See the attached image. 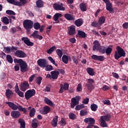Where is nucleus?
I'll list each match as a JSON object with an SVG mask.
<instances>
[{
    "label": "nucleus",
    "mask_w": 128,
    "mask_h": 128,
    "mask_svg": "<svg viewBox=\"0 0 128 128\" xmlns=\"http://www.w3.org/2000/svg\"><path fill=\"white\" fill-rule=\"evenodd\" d=\"M79 6L81 12H86V4L80 3Z\"/></svg>",
    "instance_id": "28"
},
{
    "label": "nucleus",
    "mask_w": 128,
    "mask_h": 128,
    "mask_svg": "<svg viewBox=\"0 0 128 128\" xmlns=\"http://www.w3.org/2000/svg\"><path fill=\"white\" fill-rule=\"evenodd\" d=\"M72 60L76 64L78 65V58H76V56H72Z\"/></svg>",
    "instance_id": "58"
},
{
    "label": "nucleus",
    "mask_w": 128,
    "mask_h": 128,
    "mask_svg": "<svg viewBox=\"0 0 128 128\" xmlns=\"http://www.w3.org/2000/svg\"><path fill=\"white\" fill-rule=\"evenodd\" d=\"M37 64L40 68H44L48 64V61H46V58H40L37 61Z\"/></svg>",
    "instance_id": "8"
},
{
    "label": "nucleus",
    "mask_w": 128,
    "mask_h": 128,
    "mask_svg": "<svg viewBox=\"0 0 128 128\" xmlns=\"http://www.w3.org/2000/svg\"><path fill=\"white\" fill-rule=\"evenodd\" d=\"M6 60L9 64H12L14 62V60L12 59V56L10 54H7L6 56Z\"/></svg>",
    "instance_id": "38"
},
{
    "label": "nucleus",
    "mask_w": 128,
    "mask_h": 128,
    "mask_svg": "<svg viewBox=\"0 0 128 128\" xmlns=\"http://www.w3.org/2000/svg\"><path fill=\"white\" fill-rule=\"evenodd\" d=\"M88 102H90V99L88 98H86L85 99H84L82 102L84 104H88Z\"/></svg>",
    "instance_id": "62"
},
{
    "label": "nucleus",
    "mask_w": 128,
    "mask_h": 128,
    "mask_svg": "<svg viewBox=\"0 0 128 128\" xmlns=\"http://www.w3.org/2000/svg\"><path fill=\"white\" fill-rule=\"evenodd\" d=\"M48 60H50V62H52V64H54V66H58V64H56V61L54 60L52 57L50 56H48Z\"/></svg>",
    "instance_id": "46"
},
{
    "label": "nucleus",
    "mask_w": 128,
    "mask_h": 128,
    "mask_svg": "<svg viewBox=\"0 0 128 128\" xmlns=\"http://www.w3.org/2000/svg\"><path fill=\"white\" fill-rule=\"evenodd\" d=\"M86 70L90 76H94V69L92 68H86Z\"/></svg>",
    "instance_id": "31"
},
{
    "label": "nucleus",
    "mask_w": 128,
    "mask_h": 128,
    "mask_svg": "<svg viewBox=\"0 0 128 128\" xmlns=\"http://www.w3.org/2000/svg\"><path fill=\"white\" fill-rule=\"evenodd\" d=\"M19 66L20 68L21 72H28V64H26V62L23 60Z\"/></svg>",
    "instance_id": "10"
},
{
    "label": "nucleus",
    "mask_w": 128,
    "mask_h": 128,
    "mask_svg": "<svg viewBox=\"0 0 128 128\" xmlns=\"http://www.w3.org/2000/svg\"><path fill=\"white\" fill-rule=\"evenodd\" d=\"M92 60H98L99 62H104L106 60V57L104 56H98L93 54L91 56Z\"/></svg>",
    "instance_id": "12"
},
{
    "label": "nucleus",
    "mask_w": 128,
    "mask_h": 128,
    "mask_svg": "<svg viewBox=\"0 0 128 128\" xmlns=\"http://www.w3.org/2000/svg\"><path fill=\"white\" fill-rule=\"evenodd\" d=\"M42 78L38 76L36 79V82L38 86H40L42 84Z\"/></svg>",
    "instance_id": "57"
},
{
    "label": "nucleus",
    "mask_w": 128,
    "mask_h": 128,
    "mask_svg": "<svg viewBox=\"0 0 128 128\" xmlns=\"http://www.w3.org/2000/svg\"><path fill=\"white\" fill-rule=\"evenodd\" d=\"M56 50V46H52L50 49L46 50V52L48 54H52V52H54V51Z\"/></svg>",
    "instance_id": "36"
},
{
    "label": "nucleus",
    "mask_w": 128,
    "mask_h": 128,
    "mask_svg": "<svg viewBox=\"0 0 128 128\" xmlns=\"http://www.w3.org/2000/svg\"><path fill=\"white\" fill-rule=\"evenodd\" d=\"M98 50L99 52H100V54H106V47L104 46L100 47Z\"/></svg>",
    "instance_id": "43"
},
{
    "label": "nucleus",
    "mask_w": 128,
    "mask_h": 128,
    "mask_svg": "<svg viewBox=\"0 0 128 128\" xmlns=\"http://www.w3.org/2000/svg\"><path fill=\"white\" fill-rule=\"evenodd\" d=\"M6 104H8V106L12 108L13 110H18L19 112H22L24 114H26L28 112V110L26 108H22L20 104H16L14 103L10 102H6Z\"/></svg>",
    "instance_id": "1"
},
{
    "label": "nucleus",
    "mask_w": 128,
    "mask_h": 128,
    "mask_svg": "<svg viewBox=\"0 0 128 128\" xmlns=\"http://www.w3.org/2000/svg\"><path fill=\"white\" fill-rule=\"evenodd\" d=\"M70 85L68 83H64V85H63V88H64V90H68V88Z\"/></svg>",
    "instance_id": "60"
},
{
    "label": "nucleus",
    "mask_w": 128,
    "mask_h": 128,
    "mask_svg": "<svg viewBox=\"0 0 128 128\" xmlns=\"http://www.w3.org/2000/svg\"><path fill=\"white\" fill-rule=\"evenodd\" d=\"M83 24L84 20H82V18H78L74 22V24H76V26H78V28L82 26Z\"/></svg>",
    "instance_id": "24"
},
{
    "label": "nucleus",
    "mask_w": 128,
    "mask_h": 128,
    "mask_svg": "<svg viewBox=\"0 0 128 128\" xmlns=\"http://www.w3.org/2000/svg\"><path fill=\"white\" fill-rule=\"evenodd\" d=\"M34 114H36V109L34 108H32V110H30V118H34Z\"/></svg>",
    "instance_id": "41"
},
{
    "label": "nucleus",
    "mask_w": 128,
    "mask_h": 128,
    "mask_svg": "<svg viewBox=\"0 0 128 128\" xmlns=\"http://www.w3.org/2000/svg\"><path fill=\"white\" fill-rule=\"evenodd\" d=\"M68 34L70 36H74L76 34V26H72L68 30Z\"/></svg>",
    "instance_id": "26"
},
{
    "label": "nucleus",
    "mask_w": 128,
    "mask_h": 128,
    "mask_svg": "<svg viewBox=\"0 0 128 128\" xmlns=\"http://www.w3.org/2000/svg\"><path fill=\"white\" fill-rule=\"evenodd\" d=\"M44 102L45 104L50 106H54V104L52 103V102L50 100L48 99V98H45L44 99Z\"/></svg>",
    "instance_id": "27"
},
{
    "label": "nucleus",
    "mask_w": 128,
    "mask_h": 128,
    "mask_svg": "<svg viewBox=\"0 0 128 128\" xmlns=\"http://www.w3.org/2000/svg\"><path fill=\"white\" fill-rule=\"evenodd\" d=\"M56 53L58 56V58H62V54H62V51L60 49H57L56 50Z\"/></svg>",
    "instance_id": "42"
},
{
    "label": "nucleus",
    "mask_w": 128,
    "mask_h": 128,
    "mask_svg": "<svg viewBox=\"0 0 128 128\" xmlns=\"http://www.w3.org/2000/svg\"><path fill=\"white\" fill-rule=\"evenodd\" d=\"M35 94H36V90H34V89L29 90H28L25 92L24 96L26 99L27 100H28L30 98H32V96H35Z\"/></svg>",
    "instance_id": "4"
},
{
    "label": "nucleus",
    "mask_w": 128,
    "mask_h": 128,
    "mask_svg": "<svg viewBox=\"0 0 128 128\" xmlns=\"http://www.w3.org/2000/svg\"><path fill=\"white\" fill-rule=\"evenodd\" d=\"M38 119L34 118L32 120V128H36L38 126Z\"/></svg>",
    "instance_id": "29"
},
{
    "label": "nucleus",
    "mask_w": 128,
    "mask_h": 128,
    "mask_svg": "<svg viewBox=\"0 0 128 128\" xmlns=\"http://www.w3.org/2000/svg\"><path fill=\"white\" fill-rule=\"evenodd\" d=\"M24 60L22 59H18L16 58L14 60V62L15 64H19V65L20 63H22Z\"/></svg>",
    "instance_id": "56"
},
{
    "label": "nucleus",
    "mask_w": 128,
    "mask_h": 128,
    "mask_svg": "<svg viewBox=\"0 0 128 128\" xmlns=\"http://www.w3.org/2000/svg\"><path fill=\"white\" fill-rule=\"evenodd\" d=\"M53 7L56 10H66V8L64 7V4L62 3L60 4H54Z\"/></svg>",
    "instance_id": "13"
},
{
    "label": "nucleus",
    "mask_w": 128,
    "mask_h": 128,
    "mask_svg": "<svg viewBox=\"0 0 128 128\" xmlns=\"http://www.w3.org/2000/svg\"><path fill=\"white\" fill-rule=\"evenodd\" d=\"M28 88H30V84L26 81H24L20 86V88L22 92H26V90L28 89Z\"/></svg>",
    "instance_id": "9"
},
{
    "label": "nucleus",
    "mask_w": 128,
    "mask_h": 128,
    "mask_svg": "<svg viewBox=\"0 0 128 128\" xmlns=\"http://www.w3.org/2000/svg\"><path fill=\"white\" fill-rule=\"evenodd\" d=\"M18 122L20 124V128H26V122H24V120L20 118L18 120Z\"/></svg>",
    "instance_id": "32"
},
{
    "label": "nucleus",
    "mask_w": 128,
    "mask_h": 128,
    "mask_svg": "<svg viewBox=\"0 0 128 128\" xmlns=\"http://www.w3.org/2000/svg\"><path fill=\"white\" fill-rule=\"evenodd\" d=\"M87 82L86 84V86L87 88V90H90V92H92V90H94V80L92 78H89L87 80Z\"/></svg>",
    "instance_id": "5"
},
{
    "label": "nucleus",
    "mask_w": 128,
    "mask_h": 128,
    "mask_svg": "<svg viewBox=\"0 0 128 128\" xmlns=\"http://www.w3.org/2000/svg\"><path fill=\"white\" fill-rule=\"evenodd\" d=\"M91 26H94V28H96L98 26H100V23H98V22H96V21H94L92 23Z\"/></svg>",
    "instance_id": "53"
},
{
    "label": "nucleus",
    "mask_w": 128,
    "mask_h": 128,
    "mask_svg": "<svg viewBox=\"0 0 128 128\" xmlns=\"http://www.w3.org/2000/svg\"><path fill=\"white\" fill-rule=\"evenodd\" d=\"M14 94L12 91L10 89H7L6 92V96L8 98H10V96Z\"/></svg>",
    "instance_id": "30"
},
{
    "label": "nucleus",
    "mask_w": 128,
    "mask_h": 128,
    "mask_svg": "<svg viewBox=\"0 0 128 128\" xmlns=\"http://www.w3.org/2000/svg\"><path fill=\"white\" fill-rule=\"evenodd\" d=\"M50 112V108L48 106H44V110L40 112V114H48Z\"/></svg>",
    "instance_id": "22"
},
{
    "label": "nucleus",
    "mask_w": 128,
    "mask_h": 128,
    "mask_svg": "<svg viewBox=\"0 0 128 128\" xmlns=\"http://www.w3.org/2000/svg\"><path fill=\"white\" fill-rule=\"evenodd\" d=\"M10 114L11 116H12L13 118H20V112L16 110L12 111Z\"/></svg>",
    "instance_id": "18"
},
{
    "label": "nucleus",
    "mask_w": 128,
    "mask_h": 128,
    "mask_svg": "<svg viewBox=\"0 0 128 128\" xmlns=\"http://www.w3.org/2000/svg\"><path fill=\"white\" fill-rule=\"evenodd\" d=\"M110 118H112V114H108L106 115L101 116L100 118V120H105V122H109V120H110Z\"/></svg>",
    "instance_id": "20"
},
{
    "label": "nucleus",
    "mask_w": 128,
    "mask_h": 128,
    "mask_svg": "<svg viewBox=\"0 0 128 128\" xmlns=\"http://www.w3.org/2000/svg\"><path fill=\"white\" fill-rule=\"evenodd\" d=\"M24 28L27 30V34L30 32V30L34 26V22L30 20H26L23 22Z\"/></svg>",
    "instance_id": "3"
},
{
    "label": "nucleus",
    "mask_w": 128,
    "mask_h": 128,
    "mask_svg": "<svg viewBox=\"0 0 128 128\" xmlns=\"http://www.w3.org/2000/svg\"><path fill=\"white\" fill-rule=\"evenodd\" d=\"M52 78L54 80H58V76L60 74V72L57 70H54L50 72Z\"/></svg>",
    "instance_id": "21"
},
{
    "label": "nucleus",
    "mask_w": 128,
    "mask_h": 128,
    "mask_svg": "<svg viewBox=\"0 0 128 128\" xmlns=\"http://www.w3.org/2000/svg\"><path fill=\"white\" fill-rule=\"evenodd\" d=\"M31 36H32L33 38H37L39 40H42L43 37L42 36L38 34V31L35 30L32 34Z\"/></svg>",
    "instance_id": "14"
},
{
    "label": "nucleus",
    "mask_w": 128,
    "mask_h": 128,
    "mask_svg": "<svg viewBox=\"0 0 128 128\" xmlns=\"http://www.w3.org/2000/svg\"><path fill=\"white\" fill-rule=\"evenodd\" d=\"M112 52V48L108 47L106 50L105 49V52L106 56H110Z\"/></svg>",
    "instance_id": "40"
},
{
    "label": "nucleus",
    "mask_w": 128,
    "mask_h": 128,
    "mask_svg": "<svg viewBox=\"0 0 128 128\" xmlns=\"http://www.w3.org/2000/svg\"><path fill=\"white\" fill-rule=\"evenodd\" d=\"M36 77V74H32L29 78L28 82H32V80L34 79Z\"/></svg>",
    "instance_id": "61"
},
{
    "label": "nucleus",
    "mask_w": 128,
    "mask_h": 128,
    "mask_svg": "<svg viewBox=\"0 0 128 128\" xmlns=\"http://www.w3.org/2000/svg\"><path fill=\"white\" fill-rule=\"evenodd\" d=\"M46 72H50V70H53L54 67H52V65H46V66L45 67Z\"/></svg>",
    "instance_id": "44"
},
{
    "label": "nucleus",
    "mask_w": 128,
    "mask_h": 128,
    "mask_svg": "<svg viewBox=\"0 0 128 128\" xmlns=\"http://www.w3.org/2000/svg\"><path fill=\"white\" fill-rule=\"evenodd\" d=\"M62 14L60 13H56L53 16L54 20H58L60 18H62Z\"/></svg>",
    "instance_id": "39"
},
{
    "label": "nucleus",
    "mask_w": 128,
    "mask_h": 128,
    "mask_svg": "<svg viewBox=\"0 0 128 128\" xmlns=\"http://www.w3.org/2000/svg\"><path fill=\"white\" fill-rule=\"evenodd\" d=\"M22 40L28 46H34V42H30L28 38L23 37L22 38Z\"/></svg>",
    "instance_id": "16"
},
{
    "label": "nucleus",
    "mask_w": 128,
    "mask_h": 128,
    "mask_svg": "<svg viewBox=\"0 0 128 128\" xmlns=\"http://www.w3.org/2000/svg\"><path fill=\"white\" fill-rule=\"evenodd\" d=\"M62 62H64L66 64H68V57L66 55H64L62 56Z\"/></svg>",
    "instance_id": "37"
},
{
    "label": "nucleus",
    "mask_w": 128,
    "mask_h": 128,
    "mask_svg": "<svg viewBox=\"0 0 128 128\" xmlns=\"http://www.w3.org/2000/svg\"><path fill=\"white\" fill-rule=\"evenodd\" d=\"M59 124L62 126H66V120L64 118H62L61 120L59 122Z\"/></svg>",
    "instance_id": "51"
},
{
    "label": "nucleus",
    "mask_w": 128,
    "mask_h": 128,
    "mask_svg": "<svg viewBox=\"0 0 128 128\" xmlns=\"http://www.w3.org/2000/svg\"><path fill=\"white\" fill-rule=\"evenodd\" d=\"M58 116H56L54 118L51 122V125L53 128H56L58 126Z\"/></svg>",
    "instance_id": "25"
},
{
    "label": "nucleus",
    "mask_w": 128,
    "mask_h": 128,
    "mask_svg": "<svg viewBox=\"0 0 128 128\" xmlns=\"http://www.w3.org/2000/svg\"><path fill=\"white\" fill-rule=\"evenodd\" d=\"M4 52L6 54H10V52H11L10 47V46L4 47Z\"/></svg>",
    "instance_id": "52"
},
{
    "label": "nucleus",
    "mask_w": 128,
    "mask_h": 128,
    "mask_svg": "<svg viewBox=\"0 0 128 128\" xmlns=\"http://www.w3.org/2000/svg\"><path fill=\"white\" fill-rule=\"evenodd\" d=\"M116 50L115 51V53L114 54V58L115 60H118L119 58H120L122 56H123V58H124L126 56V52L124 50V49L122 48H120V46H117L116 48Z\"/></svg>",
    "instance_id": "2"
},
{
    "label": "nucleus",
    "mask_w": 128,
    "mask_h": 128,
    "mask_svg": "<svg viewBox=\"0 0 128 128\" xmlns=\"http://www.w3.org/2000/svg\"><path fill=\"white\" fill-rule=\"evenodd\" d=\"M80 100V96H76V98H73L71 99L70 108H74V106L78 104V102Z\"/></svg>",
    "instance_id": "6"
},
{
    "label": "nucleus",
    "mask_w": 128,
    "mask_h": 128,
    "mask_svg": "<svg viewBox=\"0 0 128 128\" xmlns=\"http://www.w3.org/2000/svg\"><path fill=\"white\" fill-rule=\"evenodd\" d=\"M36 5L37 8H40L44 7V2L42 0H38L36 1Z\"/></svg>",
    "instance_id": "35"
},
{
    "label": "nucleus",
    "mask_w": 128,
    "mask_h": 128,
    "mask_svg": "<svg viewBox=\"0 0 128 128\" xmlns=\"http://www.w3.org/2000/svg\"><path fill=\"white\" fill-rule=\"evenodd\" d=\"M86 114H88V112L85 111L84 110H82L80 111V116H86Z\"/></svg>",
    "instance_id": "59"
},
{
    "label": "nucleus",
    "mask_w": 128,
    "mask_h": 128,
    "mask_svg": "<svg viewBox=\"0 0 128 128\" xmlns=\"http://www.w3.org/2000/svg\"><path fill=\"white\" fill-rule=\"evenodd\" d=\"M84 108V104H81L77 105L75 108V110H82V108Z\"/></svg>",
    "instance_id": "49"
},
{
    "label": "nucleus",
    "mask_w": 128,
    "mask_h": 128,
    "mask_svg": "<svg viewBox=\"0 0 128 128\" xmlns=\"http://www.w3.org/2000/svg\"><path fill=\"white\" fill-rule=\"evenodd\" d=\"M90 108L92 112H96L98 110V105L96 104H92L90 105Z\"/></svg>",
    "instance_id": "48"
},
{
    "label": "nucleus",
    "mask_w": 128,
    "mask_h": 128,
    "mask_svg": "<svg viewBox=\"0 0 128 128\" xmlns=\"http://www.w3.org/2000/svg\"><path fill=\"white\" fill-rule=\"evenodd\" d=\"M6 1L11 4H14V6H22V3L20 2H16L15 0H6Z\"/></svg>",
    "instance_id": "23"
},
{
    "label": "nucleus",
    "mask_w": 128,
    "mask_h": 128,
    "mask_svg": "<svg viewBox=\"0 0 128 128\" xmlns=\"http://www.w3.org/2000/svg\"><path fill=\"white\" fill-rule=\"evenodd\" d=\"M84 122L86 124L90 122L88 124H91V126H94L96 123V120L92 118H87L84 120Z\"/></svg>",
    "instance_id": "17"
},
{
    "label": "nucleus",
    "mask_w": 128,
    "mask_h": 128,
    "mask_svg": "<svg viewBox=\"0 0 128 128\" xmlns=\"http://www.w3.org/2000/svg\"><path fill=\"white\" fill-rule=\"evenodd\" d=\"M104 2L106 4V10L108 12H110V14H112V12H114V8H112V2H110V0L104 1Z\"/></svg>",
    "instance_id": "7"
},
{
    "label": "nucleus",
    "mask_w": 128,
    "mask_h": 128,
    "mask_svg": "<svg viewBox=\"0 0 128 128\" xmlns=\"http://www.w3.org/2000/svg\"><path fill=\"white\" fill-rule=\"evenodd\" d=\"M34 30H40V24L38 22H36L34 24Z\"/></svg>",
    "instance_id": "50"
},
{
    "label": "nucleus",
    "mask_w": 128,
    "mask_h": 128,
    "mask_svg": "<svg viewBox=\"0 0 128 128\" xmlns=\"http://www.w3.org/2000/svg\"><path fill=\"white\" fill-rule=\"evenodd\" d=\"M104 22H106V18L104 16H100L98 20L100 26H102L103 24H104Z\"/></svg>",
    "instance_id": "34"
},
{
    "label": "nucleus",
    "mask_w": 128,
    "mask_h": 128,
    "mask_svg": "<svg viewBox=\"0 0 128 128\" xmlns=\"http://www.w3.org/2000/svg\"><path fill=\"white\" fill-rule=\"evenodd\" d=\"M92 50L96 52V50H98L100 48V44L98 40H95L93 42Z\"/></svg>",
    "instance_id": "15"
},
{
    "label": "nucleus",
    "mask_w": 128,
    "mask_h": 128,
    "mask_svg": "<svg viewBox=\"0 0 128 128\" xmlns=\"http://www.w3.org/2000/svg\"><path fill=\"white\" fill-rule=\"evenodd\" d=\"M19 96H20V98H24V92L22 91H19L18 92H17Z\"/></svg>",
    "instance_id": "63"
},
{
    "label": "nucleus",
    "mask_w": 128,
    "mask_h": 128,
    "mask_svg": "<svg viewBox=\"0 0 128 128\" xmlns=\"http://www.w3.org/2000/svg\"><path fill=\"white\" fill-rule=\"evenodd\" d=\"M14 56L17 58H26V54L22 50H17L14 52Z\"/></svg>",
    "instance_id": "11"
},
{
    "label": "nucleus",
    "mask_w": 128,
    "mask_h": 128,
    "mask_svg": "<svg viewBox=\"0 0 128 128\" xmlns=\"http://www.w3.org/2000/svg\"><path fill=\"white\" fill-rule=\"evenodd\" d=\"M78 34L79 38H86V36L84 32L80 30H78Z\"/></svg>",
    "instance_id": "33"
},
{
    "label": "nucleus",
    "mask_w": 128,
    "mask_h": 128,
    "mask_svg": "<svg viewBox=\"0 0 128 128\" xmlns=\"http://www.w3.org/2000/svg\"><path fill=\"white\" fill-rule=\"evenodd\" d=\"M2 22L5 24H10V21H8V17L6 16L2 18Z\"/></svg>",
    "instance_id": "45"
},
{
    "label": "nucleus",
    "mask_w": 128,
    "mask_h": 128,
    "mask_svg": "<svg viewBox=\"0 0 128 128\" xmlns=\"http://www.w3.org/2000/svg\"><path fill=\"white\" fill-rule=\"evenodd\" d=\"M64 17L66 20H72V22H74L76 20V16L70 14H64Z\"/></svg>",
    "instance_id": "19"
},
{
    "label": "nucleus",
    "mask_w": 128,
    "mask_h": 128,
    "mask_svg": "<svg viewBox=\"0 0 128 128\" xmlns=\"http://www.w3.org/2000/svg\"><path fill=\"white\" fill-rule=\"evenodd\" d=\"M69 118L70 120H76V116L74 113H70L68 114Z\"/></svg>",
    "instance_id": "54"
},
{
    "label": "nucleus",
    "mask_w": 128,
    "mask_h": 128,
    "mask_svg": "<svg viewBox=\"0 0 128 128\" xmlns=\"http://www.w3.org/2000/svg\"><path fill=\"white\" fill-rule=\"evenodd\" d=\"M100 126L102 128H108V124L104 120H100Z\"/></svg>",
    "instance_id": "47"
},
{
    "label": "nucleus",
    "mask_w": 128,
    "mask_h": 128,
    "mask_svg": "<svg viewBox=\"0 0 128 128\" xmlns=\"http://www.w3.org/2000/svg\"><path fill=\"white\" fill-rule=\"evenodd\" d=\"M6 14H10V16H16V12H14L12 10H6Z\"/></svg>",
    "instance_id": "55"
},
{
    "label": "nucleus",
    "mask_w": 128,
    "mask_h": 128,
    "mask_svg": "<svg viewBox=\"0 0 128 128\" xmlns=\"http://www.w3.org/2000/svg\"><path fill=\"white\" fill-rule=\"evenodd\" d=\"M76 90L77 92H80V90H82V84H78L77 86Z\"/></svg>",
    "instance_id": "64"
}]
</instances>
